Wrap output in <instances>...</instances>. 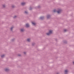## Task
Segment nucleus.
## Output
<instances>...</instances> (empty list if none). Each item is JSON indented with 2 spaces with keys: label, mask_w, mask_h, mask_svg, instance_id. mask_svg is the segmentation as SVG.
<instances>
[{
  "label": "nucleus",
  "mask_w": 74,
  "mask_h": 74,
  "mask_svg": "<svg viewBox=\"0 0 74 74\" xmlns=\"http://www.w3.org/2000/svg\"><path fill=\"white\" fill-rule=\"evenodd\" d=\"M53 12H56V10H54L53 11Z\"/></svg>",
  "instance_id": "f8f14e48"
},
{
  "label": "nucleus",
  "mask_w": 74,
  "mask_h": 74,
  "mask_svg": "<svg viewBox=\"0 0 74 74\" xmlns=\"http://www.w3.org/2000/svg\"><path fill=\"white\" fill-rule=\"evenodd\" d=\"M5 71H8V69H5Z\"/></svg>",
  "instance_id": "9d476101"
},
{
  "label": "nucleus",
  "mask_w": 74,
  "mask_h": 74,
  "mask_svg": "<svg viewBox=\"0 0 74 74\" xmlns=\"http://www.w3.org/2000/svg\"><path fill=\"white\" fill-rule=\"evenodd\" d=\"M50 17V16L49 15H47V18H49Z\"/></svg>",
  "instance_id": "1a4fd4ad"
},
{
  "label": "nucleus",
  "mask_w": 74,
  "mask_h": 74,
  "mask_svg": "<svg viewBox=\"0 0 74 74\" xmlns=\"http://www.w3.org/2000/svg\"><path fill=\"white\" fill-rule=\"evenodd\" d=\"M25 14H27V12L25 11Z\"/></svg>",
  "instance_id": "dca6fc26"
},
{
  "label": "nucleus",
  "mask_w": 74,
  "mask_h": 74,
  "mask_svg": "<svg viewBox=\"0 0 74 74\" xmlns=\"http://www.w3.org/2000/svg\"><path fill=\"white\" fill-rule=\"evenodd\" d=\"M3 7H5V5H3Z\"/></svg>",
  "instance_id": "2eb2a0df"
},
{
  "label": "nucleus",
  "mask_w": 74,
  "mask_h": 74,
  "mask_svg": "<svg viewBox=\"0 0 74 74\" xmlns=\"http://www.w3.org/2000/svg\"><path fill=\"white\" fill-rule=\"evenodd\" d=\"M65 73H67L68 72V70H65Z\"/></svg>",
  "instance_id": "39448f33"
},
{
  "label": "nucleus",
  "mask_w": 74,
  "mask_h": 74,
  "mask_svg": "<svg viewBox=\"0 0 74 74\" xmlns=\"http://www.w3.org/2000/svg\"><path fill=\"white\" fill-rule=\"evenodd\" d=\"M25 2H23L21 3V5H25Z\"/></svg>",
  "instance_id": "7ed1b4c3"
},
{
  "label": "nucleus",
  "mask_w": 74,
  "mask_h": 74,
  "mask_svg": "<svg viewBox=\"0 0 74 74\" xmlns=\"http://www.w3.org/2000/svg\"><path fill=\"white\" fill-rule=\"evenodd\" d=\"M24 53H25V52H24Z\"/></svg>",
  "instance_id": "412c9836"
},
{
  "label": "nucleus",
  "mask_w": 74,
  "mask_h": 74,
  "mask_svg": "<svg viewBox=\"0 0 74 74\" xmlns=\"http://www.w3.org/2000/svg\"><path fill=\"white\" fill-rule=\"evenodd\" d=\"M30 10H31V9L30 8Z\"/></svg>",
  "instance_id": "aec40b11"
},
{
  "label": "nucleus",
  "mask_w": 74,
  "mask_h": 74,
  "mask_svg": "<svg viewBox=\"0 0 74 74\" xmlns=\"http://www.w3.org/2000/svg\"><path fill=\"white\" fill-rule=\"evenodd\" d=\"M64 32H66L67 31V30L66 29H64Z\"/></svg>",
  "instance_id": "4468645a"
},
{
  "label": "nucleus",
  "mask_w": 74,
  "mask_h": 74,
  "mask_svg": "<svg viewBox=\"0 0 74 74\" xmlns=\"http://www.w3.org/2000/svg\"><path fill=\"white\" fill-rule=\"evenodd\" d=\"M1 58H3V57H4V55H2V56H1Z\"/></svg>",
  "instance_id": "9b49d317"
},
{
  "label": "nucleus",
  "mask_w": 74,
  "mask_h": 74,
  "mask_svg": "<svg viewBox=\"0 0 74 74\" xmlns=\"http://www.w3.org/2000/svg\"><path fill=\"white\" fill-rule=\"evenodd\" d=\"M57 12L58 14H60V13L61 12V10H59L58 11H57Z\"/></svg>",
  "instance_id": "f03ea898"
},
{
  "label": "nucleus",
  "mask_w": 74,
  "mask_h": 74,
  "mask_svg": "<svg viewBox=\"0 0 74 74\" xmlns=\"http://www.w3.org/2000/svg\"><path fill=\"white\" fill-rule=\"evenodd\" d=\"M32 23L34 25H36V23L33 22H32Z\"/></svg>",
  "instance_id": "6e6552de"
},
{
  "label": "nucleus",
  "mask_w": 74,
  "mask_h": 74,
  "mask_svg": "<svg viewBox=\"0 0 74 74\" xmlns=\"http://www.w3.org/2000/svg\"><path fill=\"white\" fill-rule=\"evenodd\" d=\"M21 32H23V31H24V29H21Z\"/></svg>",
  "instance_id": "423d86ee"
},
{
  "label": "nucleus",
  "mask_w": 74,
  "mask_h": 74,
  "mask_svg": "<svg viewBox=\"0 0 74 74\" xmlns=\"http://www.w3.org/2000/svg\"><path fill=\"white\" fill-rule=\"evenodd\" d=\"M43 18V17H40V19H42Z\"/></svg>",
  "instance_id": "f3484780"
},
{
  "label": "nucleus",
  "mask_w": 74,
  "mask_h": 74,
  "mask_svg": "<svg viewBox=\"0 0 74 74\" xmlns=\"http://www.w3.org/2000/svg\"><path fill=\"white\" fill-rule=\"evenodd\" d=\"M52 30H50L49 31V33H47V35L49 36V35H50L51 34H52Z\"/></svg>",
  "instance_id": "f257e3e1"
},
{
  "label": "nucleus",
  "mask_w": 74,
  "mask_h": 74,
  "mask_svg": "<svg viewBox=\"0 0 74 74\" xmlns=\"http://www.w3.org/2000/svg\"><path fill=\"white\" fill-rule=\"evenodd\" d=\"M73 63L74 64V62H73Z\"/></svg>",
  "instance_id": "6ab92c4d"
},
{
  "label": "nucleus",
  "mask_w": 74,
  "mask_h": 74,
  "mask_svg": "<svg viewBox=\"0 0 74 74\" xmlns=\"http://www.w3.org/2000/svg\"><path fill=\"white\" fill-rule=\"evenodd\" d=\"M14 28V27H12L11 28V30H12V28Z\"/></svg>",
  "instance_id": "ddd939ff"
},
{
  "label": "nucleus",
  "mask_w": 74,
  "mask_h": 74,
  "mask_svg": "<svg viewBox=\"0 0 74 74\" xmlns=\"http://www.w3.org/2000/svg\"><path fill=\"white\" fill-rule=\"evenodd\" d=\"M16 17V16H15L14 17V18H15Z\"/></svg>",
  "instance_id": "a211bd4d"
},
{
  "label": "nucleus",
  "mask_w": 74,
  "mask_h": 74,
  "mask_svg": "<svg viewBox=\"0 0 74 74\" xmlns=\"http://www.w3.org/2000/svg\"><path fill=\"white\" fill-rule=\"evenodd\" d=\"M19 56H20V55H19Z\"/></svg>",
  "instance_id": "4be33fe9"
},
{
  "label": "nucleus",
  "mask_w": 74,
  "mask_h": 74,
  "mask_svg": "<svg viewBox=\"0 0 74 74\" xmlns=\"http://www.w3.org/2000/svg\"><path fill=\"white\" fill-rule=\"evenodd\" d=\"M30 41V39H27V41H28V42H29Z\"/></svg>",
  "instance_id": "0eeeda50"
},
{
  "label": "nucleus",
  "mask_w": 74,
  "mask_h": 74,
  "mask_svg": "<svg viewBox=\"0 0 74 74\" xmlns=\"http://www.w3.org/2000/svg\"><path fill=\"white\" fill-rule=\"evenodd\" d=\"M26 26L27 27H29V24H26Z\"/></svg>",
  "instance_id": "20e7f679"
}]
</instances>
